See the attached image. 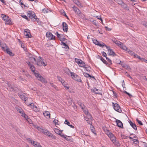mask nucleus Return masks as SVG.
<instances>
[{
    "label": "nucleus",
    "mask_w": 147,
    "mask_h": 147,
    "mask_svg": "<svg viewBox=\"0 0 147 147\" xmlns=\"http://www.w3.org/2000/svg\"><path fill=\"white\" fill-rule=\"evenodd\" d=\"M27 12V15L29 18V19H31L33 22L38 21L39 19L37 18L34 12L32 11H29Z\"/></svg>",
    "instance_id": "obj_1"
},
{
    "label": "nucleus",
    "mask_w": 147,
    "mask_h": 147,
    "mask_svg": "<svg viewBox=\"0 0 147 147\" xmlns=\"http://www.w3.org/2000/svg\"><path fill=\"white\" fill-rule=\"evenodd\" d=\"M3 46L1 45V47L2 48V49L4 51H6V52L9 55L11 56H13L14 54L13 53L9 50V47L6 45L5 44L3 45Z\"/></svg>",
    "instance_id": "obj_2"
},
{
    "label": "nucleus",
    "mask_w": 147,
    "mask_h": 147,
    "mask_svg": "<svg viewBox=\"0 0 147 147\" xmlns=\"http://www.w3.org/2000/svg\"><path fill=\"white\" fill-rule=\"evenodd\" d=\"M71 76L72 78L78 82H82V81L80 77L74 73L71 72Z\"/></svg>",
    "instance_id": "obj_3"
},
{
    "label": "nucleus",
    "mask_w": 147,
    "mask_h": 147,
    "mask_svg": "<svg viewBox=\"0 0 147 147\" xmlns=\"http://www.w3.org/2000/svg\"><path fill=\"white\" fill-rule=\"evenodd\" d=\"M18 94L19 96L23 100H24L25 101V103L27 105H31L33 104L31 103H27V98L25 96L22 94V92L18 93Z\"/></svg>",
    "instance_id": "obj_4"
},
{
    "label": "nucleus",
    "mask_w": 147,
    "mask_h": 147,
    "mask_svg": "<svg viewBox=\"0 0 147 147\" xmlns=\"http://www.w3.org/2000/svg\"><path fill=\"white\" fill-rule=\"evenodd\" d=\"M35 76L38 78V80L40 81L42 83L46 84L47 83V80L43 78L38 73H35Z\"/></svg>",
    "instance_id": "obj_5"
},
{
    "label": "nucleus",
    "mask_w": 147,
    "mask_h": 147,
    "mask_svg": "<svg viewBox=\"0 0 147 147\" xmlns=\"http://www.w3.org/2000/svg\"><path fill=\"white\" fill-rule=\"evenodd\" d=\"M112 103L113 107L115 111L119 113H121L122 112L120 107L118 104L117 103H114L113 102H112Z\"/></svg>",
    "instance_id": "obj_6"
},
{
    "label": "nucleus",
    "mask_w": 147,
    "mask_h": 147,
    "mask_svg": "<svg viewBox=\"0 0 147 147\" xmlns=\"http://www.w3.org/2000/svg\"><path fill=\"white\" fill-rule=\"evenodd\" d=\"M28 140L29 142L31 143L35 147H42L39 143L32 140L30 138L28 139Z\"/></svg>",
    "instance_id": "obj_7"
},
{
    "label": "nucleus",
    "mask_w": 147,
    "mask_h": 147,
    "mask_svg": "<svg viewBox=\"0 0 147 147\" xmlns=\"http://www.w3.org/2000/svg\"><path fill=\"white\" fill-rule=\"evenodd\" d=\"M42 131L44 133L45 135L47 136H48L51 137V138H55L56 137L55 136L52 134L49 131L47 130V129H42Z\"/></svg>",
    "instance_id": "obj_8"
},
{
    "label": "nucleus",
    "mask_w": 147,
    "mask_h": 147,
    "mask_svg": "<svg viewBox=\"0 0 147 147\" xmlns=\"http://www.w3.org/2000/svg\"><path fill=\"white\" fill-rule=\"evenodd\" d=\"M105 47H106V48L108 49V54L109 55H112L113 56H114L116 55V54L112 50L110 49V47L107 45H105Z\"/></svg>",
    "instance_id": "obj_9"
},
{
    "label": "nucleus",
    "mask_w": 147,
    "mask_h": 147,
    "mask_svg": "<svg viewBox=\"0 0 147 147\" xmlns=\"http://www.w3.org/2000/svg\"><path fill=\"white\" fill-rule=\"evenodd\" d=\"M114 145L117 147L119 146V144L118 140H117L116 137L114 136L110 139Z\"/></svg>",
    "instance_id": "obj_10"
},
{
    "label": "nucleus",
    "mask_w": 147,
    "mask_h": 147,
    "mask_svg": "<svg viewBox=\"0 0 147 147\" xmlns=\"http://www.w3.org/2000/svg\"><path fill=\"white\" fill-rule=\"evenodd\" d=\"M46 36L50 40H53L55 39V36H54L52 33L49 32H47L46 33Z\"/></svg>",
    "instance_id": "obj_11"
},
{
    "label": "nucleus",
    "mask_w": 147,
    "mask_h": 147,
    "mask_svg": "<svg viewBox=\"0 0 147 147\" xmlns=\"http://www.w3.org/2000/svg\"><path fill=\"white\" fill-rule=\"evenodd\" d=\"M2 16H3V19L6 22V24H9L10 23L11 21L9 20L8 16L3 14H2Z\"/></svg>",
    "instance_id": "obj_12"
},
{
    "label": "nucleus",
    "mask_w": 147,
    "mask_h": 147,
    "mask_svg": "<svg viewBox=\"0 0 147 147\" xmlns=\"http://www.w3.org/2000/svg\"><path fill=\"white\" fill-rule=\"evenodd\" d=\"M63 30L64 31L67 32L68 30V25L66 23L63 22L62 23Z\"/></svg>",
    "instance_id": "obj_13"
},
{
    "label": "nucleus",
    "mask_w": 147,
    "mask_h": 147,
    "mask_svg": "<svg viewBox=\"0 0 147 147\" xmlns=\"http://www.w3.org/2000/svg\"><path fill=\"white\" fill-rule=\"evenodd\" d=\"M24 34L27 37L31 38L32 37L31 35L30 34V31L28 29H25L24 31Z\"/></svg>",
    "instance_id": "obj_14"
},
{
    "label": "nucleus",
    "mask_w": 147,
    "mask_h": 147,
    "mask_svg": "<svg viewBox=\"0 0 147 147\" xmlns=\"http://www.w3.org/2000/svg\"><path fill=\"white\" fill-rule=\"evenodd\" d=\"M99 59H100L103 62V63L105 64L107 66L110 67V64L109 63H108L107 61L104 59L101 56H99Z\"/></svg>",
    "instance_id": "obj_15"
},
{
    "label": "nucleus",
    "mask_w": 147,
    "mask_h": 147,
    "mask_svg": "<svg viewBox=\"0 0 147 147\" xmlns=\"http://www.w3.org/2000/svg\"><path fill=\"white\" fill-rule=\"evenodd\" d=\"M116 122L117 123V126L118 127L122 128L123 127V124L121 121L117 119L116 121Z\"/></svg>",
    "instance_id": "obj_16"
},
{
    "label": "nucleus",
    "mask_w": 147,
    "mask_h": 147,
    "mask_svg": "<svg viewBox=\"0 0 147 147\" xmlns=\"http://www.w3.org/2000/svg\"><path fill=\"white\" fill-rule=\"evenodd\" d=\"M73 2L79 7H83L82 4L78 0H73Z\"/></svg>",
    "instance_id": "obj_17"
},
{
    "label": "nucleus",
    "mask_w": 147,
    "mask_h": 147,
    "mask_svg": "<svg viewBox=\"0 0 147 147\" xmlns=\"http://www.w3.org/2000/svg\"><path fill=\"white\" fill-rule=\"evenodd\" d=\"M129 123L130 124V125L134 130H137L136 126L135 123L132 122L131 120L129 121Z\"/></svg>",
    "instance_id": "obj_18"
},
{
    "label": "nucleus",
    "mask_w": 147,
    "mask_h": 147,
    "mask_svg": "<svg viewBox=\"0 0 147 147\" xmlns=\"http://www.w3.org/2000/svg\"><path fill=\"white\" fill-rule=\"evenodd\" d=\"M40 59H37L36 62V63L39 66H41L42 65V58L41 57H39Z\"/></svg>",
    "instance_id": "obj_19"
},
{
    "label": "nucleus",
    "mask_w": 147,
    "mask_h": 147,
    "mask_svg": "<svg viewBox=\"0 0 147 147\" xmlns=\"http://www.w3.org/2000/svg\"><path fill=\"white\" fill-rule=\"evenodd\" d=\"M72 8L73 9L74 11L77 15L78 14V13L80 11L78 8L76 7L75 6H74L72 7Z\"/></svg>",
    "instance_id": "obj_20"
},
{
    "label": "nucleus",
    "mask_w": 147,
    "mask_h": 147,
    "mask_svg": "<svg viewBox=\"0 0 147 147\" xmlns=\"http://www.w3.org/2000/svg\"><path fill=\"white\" fill-rule=\"evenodd\" d=\"M120 48L123 49V50H126V51H128V49H127V47L124 45L122 43L121 45L119 46Z\"/></svg>",
    "instance_id": "obj_21"
},
{
    "label": "nucleus",
    "mask_w": 147,
    "mask_h": 147,
    "mask_svg": "<svg viewBox=\"0 0 147 147\" xmlns=\"http://www.w3.org/2000/svg\"><path fill=\"white\" fill-rule=\"evenodd\" d=\"M43 115L46 117H48L49 118H50V113L48 111H45V112H44Z\"/></svg>",
    "instance_id": "obj_22"
},
{
    "label": "nucleus",
    "mask_w": 147,
    "mask_h": 147,
    "mask_svg": "<svg viewBox=\"0 0 147 147\" xmlns=\"http://www.w3.org/2000/svg\"><path fill=\"white\" fill-rule=\"evenodd\" d=\"M64 123L65 124H67L71 128H74V127L71 124H70V123L67 120H66L65 122Z\"/></svg>",
    "instance_id": "obj_23"
},
{
    "label": "nucleus",
    "mask_w": 147,
    "mask_h": 147,
    "mask_svg": "<svg viewBox=\"0 0 147 147\" xmlns=\"http://www.w3.org/2000/svg\"><path fill=\"white\" fill-rule=\"evenodd\" d=\"M77 15L80 18H83L85 17L84 15L80 11L78 13Z\"/></svg>",
    "instance_id": "obj_24"
},
{
    "label": "nucleus",
    "mask_w": 147,
    "mask_h": 147,
    "mask_svg": "<svg viewBox=\"0 0 147 147\" xmlns=\"http://www.w3.org/2000/svg\"><path fill=\"white\" fill-rule=\"evenodd\" d=\"M64 71L65 73L67 75H69V74H71V72H70L69 70L67 68H65L64 69Z\"/></svg>",
    "instance_id": "obj_25"
},
{
    "label": "nucleus",
    "mask_w": 147,
    "mask_h": 147,
    "mask_svg": "<svg viewBox=\"0 0 147 147\" xmlns=\"http://www.w3.org/2000/svg\"><path fill=\"white\" fill-rule=\"evenodd\" d=\"M54 131L58 135H60L62 133V131H61L59 129L57 128H55L54 129Z\"/></svg>",
    "instance_id": "obj_26"
},
{
    "label": "nucleus",
    "mask_w": 147,
    "mask_h": 147,
    "mask_svg": "<svg viewBox=\"0 0 147 147\" xmlns=\"http://www.w3.org/2000/svg\"><path fill=\"white\" fill-rule=\"evenodd\" d=\"M92 90L96 94H101L98 92V90L95 87H94Z\"/></svg>",
    "instance_id": "obj_27"
},
{
    "label": "nucleus",
    "mask_w": 147,
    "mask_h": 147,
    "mask_svg": "<svg viewBox=\"0 0 147 147\" xmlns=\"http://www.w3.org/2000/svg\"><path fill=\"white\" fill-rule=\"evenodd\" d=\"M62 84L66 89L67 90L69 89V86L67 84H66V82H63V83H62Z\"/></svg>",
    "instance_id": "obj_28"
},
{
    "label": "nucleus",
    "mask_w": 147,
    "mask_h": 147,
    "mask_svg": "<svg viewBox=\"0 0 147 147\" xmlns=\"http://www.w3.org/2000/svg\"><path fill=\"white\" fill-rule=\"evenodd\" d=\"M78 104L82 109H83L84 108L85 106L83 104L79 101L78 102Z\"/></svg>",
    "instance_id": "obj_29"
},
{
    "label": "nucleus",
    "mask_w": 147,
    "mask_h": 147,
    "mask_svg": "<svg viewBox=\"0 0 147 147\" xmlns=\"http://www.w3.org/2000/svg\"><path fill=\"white\" fill-rule=\"evenodd\" d=\"M84 67V68L85 70H86V71H87L88 72L90 71V66L86 65Z\"/></svg>",
    "instance_id": "obj_30"
},
{
    "label": "nucleus",
    "mask_w": 147,
    "mask_h": 147,
    "mask_svg": "<svg viewBox=\"0 0 147 147\" xmlns=\"http://www.w3.org/2000/svg\"><path fill=\"white\" fill-rule=\"evenodd\" d=\"M30 69L32 70V71L35 74V73H36L35 72V68L33 65L30 66Z\"/></svg>",
    "instance_id": "obj_31"
},
{
    "label": "nucleus",
    "mask_w": 147,
    "mask_h": 147,
    "mask_svg": "<svg viewBox=\"0 0 147 147\" xmlns=\"http://www.w3.org/2000/svg\"><path fill=\"white\" fill-rule=\"evenodd\" d=\"M78 65L81 67H84L86 65L84 62L82 60Z\"/></svg>",
    "instance_id": "obj_32"
},
{
    "label": "nucleus",
    "mask_w": 147,
    "mask_h": 147,
    "mask_svg": "<svg viewBox=\"0 0 147 147\" xmlns=\"http://www.w3.org/2000/svg\"><path fill=\"white\" fill-rule=\"evenodd\" d=\"M97 44L98 45H97L101 47H103L104 46H105V45H105L104 43L102 42H99Z\"/></svg>",
    "instance_id": "obj_33"
},
{
    "label": "nucleus",
    "mask_w": 147,
    "mask_h": 147,
    "mask_svg": "<svg viewBox=\"0 0 147 147\" xmlns=\"http://www.w3.org/2000/svg\"><path fill=\"white\" fill-rule=\"evenodd\" d=\"M83 74L84 76L87 78H88L90 77L91 76V75L88 74L87 73L84 72Z\"/></svg>",
    "instance_id": "obj_34"
},
{
    "label": "nucleus",
    "mask_w": 147,
    "mask_h": 147,
    "mask_svg": "<svg viewBox=\"0 0 147 147\" xmlns=\"http://www.w3.org/2000/svg\"><path fill=\"white\" fill-rule=\"evenodd\" d=\"M81 61L82 60L80 59L75 58V61L78 64V65L79 64V63H80V62H81Z\"/></svg>",
    "instance_id": "obj_35"
},
{
    "label": "nucleus",
    "mask_w": 147,
    "mask_h": 147,
    "mask_svg": "<svg viewBox=\"0 0 147 147\" xmlns=\"http://www.w3.org/2000/svg\"><path fill=\"white\" fill-rule=\"evenodd\" d=\"M81 61L82 60L80 59L75 58V61L78 64V65L79 64V63H80V62H81Z\"/></svg>",
    "instance_id": "obj_36"
},
{
    "label": "nucleus",
    "mask_w": 147,
    "mask_h": 147,
    "mask_svg": "<svg viewBox=\"0 0 147 147\" xmlns=\"http://www.w3.org/2000/svg\"><path fill=\"white\" fill-rule=\"evenodd\" d=\"M61 44L63 45L64 46H65L64 48H65L66 49L67 48L68 49H69V47L64 42H61Z\"/></svg>",
    "instance_id": "obj_37"
},
{
    "label": "nucleus",
    "mask_w": 147,
    "mask_h": 147,
    "mask_svg": "<svg viewBox=\"0 0 147 147\" xmlns=\"http://www.w3.org/2000/svg\"><path fill=\"white\" fill-rule=\"evenodd\" d=\"M121 5L123 8L125 9L127 7V5L123 2L121 4Z\"/></svg>",
    "instance_id": "obj_38"
},
{
    "label": "nucleus",
    "mask_w": 147,
    "mask_h": 147,
    "mask_svg": "<svg viewBox=\"0 0 147 147\" xmlns=\"http://www.w3.org/2000/svg\"><path fill=\"white\" fill-rule=\"evenodd\" d=\"M88 117L89 118H87V117H86V119H85V120L87 121H88L89 120V119H92V116L90 114L88 115Z\"/></svg>",
    "instance_id": "obj_39"
},
{
    "label": "nucleus",
    "mask_w": 147,
    "mask_h": 147,
    "mask_svg": "<svg viewBox=\"0 0 147 147\" xmlns=\"http://www.w3.org/2000/svg\"><path fill=\"white\" fill-rule=\"evenodd\" d=\"M132 141L135 143V144H138L139 143V141L137 139H133Z\"/></svg>",
    "instance_id": "obj_40"
},
{
    "label": "nucleus",
    "mask_w": 147,
    "mask_h": 147,
    "mask_svg": "<svg viewBox=\"0 0 147 147\" xmlns=\"http://www.w3.org/2000/svg\"><path fill=\"white\" fill-rule=\"evenodd\" d=\"M57 79H58V80L60 82H61V83L62 84V83H63V82H65L64 81V80H63L62 78H61L60 77L57 76Z\"/></svg>",
    "instance_id": "obj_41"
},
{
    "label": "nucleus",
    "mask_w": 147,
    "mask_h": 147,
    "mask_svg": "<svg viewBox=\"0 0 147 147\" xmlns=\"http://www.w3.org/2000/svg\"><path fill=\"white\" fill-rule=\"evenodd\" d=\"M128 53L131 55H133L134 53V52L130 50L129 49H128V51H127Z\"/></svg>",
    "instance_id": "obj_42"
},
{
    "label": "nucleus",
    "mask_w": 147,
    "mask_h": 147,
    "mask_svg": "<svg viewBox=\"0 0 147 147\" xmlns=\"http://www.w3.org/2000/svg\"><path fill=\"white\" fill-rule=\"evenodd\" d=\"M42 65H43L44 66H45L47 65V62L46 61H44L42 59Z\"/></svg>",
    "instance_id": "obj_43"
},
{
    "label": "nucleus",
    "mask_w": 147,
    "mask_h": 147,
    "mask_svg": "<svg viewBox=\"0 0 147 147\" xmlns=\"http://www.w3.org/2000/svg\"><path fill=\"white\" fill-rule=\"evenodd\" d=\"M106 59L108 61V62H109V63L110 64V65L112 64V61L109 58H108L107 57H106Z\"/></svg>",
    "instance_id": "obj_44"
},
{
    "label": "nucleus",
    "mask_w": 147,
    "mask_h": 147,
    "mask_svg": "<svg viewBox=\"0 0 147 147\" xmlns=\"http://www.w3.org/2000/svg\"><path fill=\"white\" fill-rule=\"evenodd\" d=\"M133 56L134 58H137L138 59H140V56L138 55L137 54L135 53L134 54Z\"/></svg>",
    "instance_id": "obj_45"
},
{
    "label": "nucleus",
    "mask_w": 147,
    "mask_h": 147,
    "mask_svg": "<svg viewBox=\"0 0 147 147\" xmlns=\"http://www.w3.org/2000/svg\"><path fill=\"white\" fill-rule=\"evenodd\" d=\"M136 121L138 122V124L141 125H143V124L142 123V121L139 120L138 119V118H137L136 119Z\"/></svg>",
    "instance_id": "obj_46"
},
{
    "label": "nucleus",
    "mask_w": 147,
    "mask_h": 147,
    "mask_svg": "<svg viewBox=\"0 0 147 147\" xmlns=\"http://www.w3.org/2000/svg\"><path fill=\"white\" fill-rule=\"evenodd\" d=\"M22 17H23V18L27 20H30V19H29V18L25 15H22Z\"/></svg>",
    "instance_id": "obj_47"
},
{
    "label": "nucleus",
    "mask_w": 147,
    "mask_h": 147,
    "mask_svg": "<svg viewBox=\"0 0 147 147\" xmlns=\"http://www.w3.org/2000/svg\"><path fill=\"white\" fill-rule=\"evenodd\" d=\"M122 43L119 40H117L115 43L118 46H119Z\"/></svg>",
    "instance_id": "obj_48"
},
{
    "label": "nucleus",
    "mask_w": 147,
    "mask_h": 147,
    "mask_svg": "<svg viewBox=\"0 0 147 147\" xmlns=\"http://www.w3.org/2000/svg\"><path fill=\"white\" fill-rule=\"evenodd\" d=\"M115 136L114 135L112 134V133H110L108 135V137L109 138H110V139L112 138V137H114Z\"/></svg>",
    "instance_id": "obj_49"
},
{
    "label": "nucleus",
    "mask_w": 147,
    "mask_h": 147,
    "mask_svg": "<svg viewBox=\"0 0 147 147\" xmlns=\"http://www.w3.org/2000/svg\"><path fill=\"white\" fill-rule=\"evenodd\" d=\"M140 60L142 62H144L146 63H147V60H146L145 59L143 58H140Z\"/></svg>",
    "instance_id": "obj_50"
},
{
    "label": "nucleus",
    "mask_w": 147,
    "mask_h": 147,
    "mask_svg": "<svg viewBox=\"0 0 147 147\" xmlns=\"http://www.w3.org/2000/svg\"><path fill=\"white\" fill-rule=\"evenodd\" d=\"M92 40H93V42L94 44H95V45H98L97 44H98L99 42V41H97L96 39H94Z\"/></svg>",
    "instance_id": "obj_51"
},
{
    "label": "nucleus",
    "mask_w": 147,
    "mask_h": 147,
    "mask_svg": "<svg viewBox=\"0 0 147 147\" xmlns=\"http://www.w3.org/2000/svg\"><path fill=\"white\" fill-rule=\"evenodd\" d=\"M17 110L20 113H21L23 111L22 109L20 108H17Z\"/></svg>",
    "instance_id": "obj_52"
},
{
    "label": "nucleus",
    "mask_w": 147,
    "mask_h": 147,
    "mask_svg": "<svg viewBox=\"0 0 147 147\" xmlns=\"http://www.w3.org/2000/svg\"><path fill=\"white\" fill-rule=\"evenodd\" d=\"M58 121V120L56 119H54L53 121L54 123L55 124V125H59V124L57 123V122Z\"/></svg>",
    "instance_id": "obj_53"
},
{
    "label": "nucleus",
    "mask_w": 147,
    "mask_h": 147,
    "mask_svg": "<svg viewBox=\"0 0 147 147\" xmlns=\"http://www.w3.org/2000/svg\"><path fill=\"white\" fill-rule=\"evenodd\" d=\"M102 55L104 57H107V54L106 53L103 51V52H102Z\"/></svg>",
    "instance_id": "obj_54"
},
{
    "label": "nucleus",
    "mask_w": 147,
    "mask_h": 147,
    "mask_svg": "<svg viewBox=\"0 0 147 147\" xmlns=\"http://www.w3.org/2000/svg\"><path fill=\"white\" fill-rule=\"evenodd\" d=\"M27 121H28L31 124L32 123V121L29 118H28L26 119Z\"/></svg>",
    "instance_id": "obj_55"
},
{
    "label": "nucleus",
    "mask_w": 147,
    "mask_h": 147,
    "mask_svg": "<svg viewBox=\"0 0 147 147\" xmlns=\"http://www.w3.org/2000/svg\"><path fill=\"white\" fill-rule=\"evenodd\" d=\"M124 92L126 94H127L129 97H130L132 95L130 94L129 93L127 92V91H124Z\"/></svg>",
    "instance_id": "obj_56"
},
{
    "label": "nucleus",
    "mask_w": 147,
    "mask_h": 147,
    "mask_svg": "<svg viewBox=\"0 0 147 147\" xmlns=\"http://www.w3.org/2000/svg\"><path fill=\"white\" fill-rule=\"evenodd\" d=\"M124 92L126 94H127L129 97H130L132 95L130 94L129 93L127 92V91H124Z\"/></svg>",
    "instance_id": "obj_57"
},
{
    "label": "nucleus",
    "mask_w": 147,
    "mask_h": 147,
    "mask_svg": "<svg viewBox=\"0 0 147 147\" xmlns=\"http://www.w3.org/2000/svg\"><path fill=\"white\" fill-rule=\"evenodd\" d=\"M67 136H66V138H65V139H66V140H67V141H70V139L69 138L70 137L69 136H68L67 138Z\"/></svg>",
    "instance_id": "obj_58"
},
{
    "label": "nucleus",
    "mask_w": 147,
    "mask_h": 147,
    "mask_svg": "<svg viewBox=\"0 0 147 147\" xmlns=\"http://www.w3.org/2000/svg\"><path fill=\"white\" fill-rule=\"evenodd\" d=\"M57 34V37L58 38H59V39H60L61 38V36H60V34H59L58 33V32H57L56 33V34Z\"/></svg>",
    "instance_id": "obj_59"
},
{
    "label": "nucleus",
    "mask_w": 147,
    "mask_h": 147,
    "mask_svg": "<svg viewBox=\"0 0 147 147\" xmlns=\"http://www.w3.org/2000/svg\"><path fill=\"white\" fill-rule=\"evenodd\" d=\"M142 24L146 27H147V23L145 22H143Z\"/></svg>",
    "instance_id": "obj_60"
},
{
    "label": "nucleus",
    "mask_w": 147,
    "mask_h": 147,
    "mask_svg": "<svg viewBox=\"0 0 147 147\" xmlns=\"http://www.w3.org/2000/svg\"><path fill=\"white\" fill-rule=\"evenodd\" d=\"M31 60H32V61H33V60L35 62V63L37 61V59H36L34 57L32 58H31Z\"/></svg>",
    "instance_id": "obj_61"
},
{
    "label": "nucleus",
    "mask_w": 147,
    "mask_h": 147,
    "mask_svg": "<svg viewBox=\"0 0 147 147\" xmlns=\"http://www.w3.org/2000/svg\"><path fill=\"white\" fill-rule=\"evenodd\" d=\"M59 135H60V136L61 137L63 138H64V139H65V138H66V135H65L63 134H61Z\"/></svg>",
    "instance_id": "obj_62"
},
{
    "label": "nucleus",
    "mask_w": 147,
    "mask_h": 147,
    "mask_svg": "<svg viewBox=\"0 0 147 147\" xmlns=\"http://www.w3.org/2000/svg\"><path fill=\"white\" fill-rule=\"evenodd\" d=\"M20 114L23 117L24 116V115L25 114L24 112L23 111L21 113H20Z\"/></svg>",
    "instance_id": "obj_63"
},
{
    "label": "nucleus",
    "mask_w": 147,
    "mask_h": 147,
    "mask_svg": "<svg viewBox=\"0 0 147 147\" xmlns=\"http://www.w3.org/2000/svg\"><path fill=\"white\" fill-rule=\"evenodd\" d=\"M112 91L113 92V95L114 96H115V97H117V94L115 92V91Z\"/></svg>",
    "instance_id": "obj_64"
}]
</instances>
